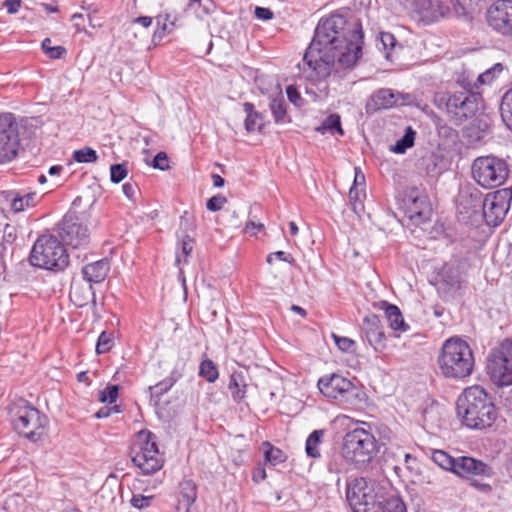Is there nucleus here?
<instances>
[{
	"label": "nucleus",
	"instance_id": "4c0bfd02",
	"mask_svg": "<svg viewBox=\"0 0 512 512\" xmlns=\"http://www.w3.org/2000/svg\"><path fill=\"white\" fill-rule=\"evenodd\" d=\"M199 374L201 377L205 378L210 383L215 382L219 376V372L216 365L210 359H205L201 362Z\"/></svg>",
	"mask_w": 512,
	"mask_h": 512
},
{
	"label": "nucleus",
	"instance_id": "e2e57ef3",
	"mask_svg": "<svg viewBox=\"0 0 512 512\" xmlns=\"http://www.w3.org/2000/svg\"><path fill=\"white\" fill-rule=\"evenodd\" d=\"M395 43L396 39L391 33H381V44L383 45L384 49H387L388 47H394Z\"/></svg>",
	"mask_w": 512,
	"mask_h": 512
},
{
	"label": "nucleus",
	"instance_id": "a878e982",
	"mask_svg": "<svg viewBox=\"0 0 512 512\" xmlns=\"http://www.w3.org/2000/svg\"><path fill=\"white\" fill-rule=\"evenodd\" d=\"M381 306L384 309L389 326L395 333L406 332L409 329V326L404 321L400 309L396 305L389 304L384 301L381 303Z\"/></svg>",
	"mask_w": 512,
	"mask_h": 512
},
{
	"label": "nucleus",
	"instance_id": "c85d7f7f",
	"mask_svg": "<svg viewBox=\"0 0 512 512\" xmlns=\"http://www.w3.org/2000/svg\"><path fill=\"white\" fill-rule=\"evenodd\" d=\"M246 386L247 384L242 372H233L231 374L228 389L234 401L240 402L245 398Z\"/></svg>",
	"mask_w": 512,
	"mask_h": 512
},
{
	"label": "nucleus",
	"instance_id": "c9c22d12",
	"mask_svg": "<svg viewBox=\"0 0 512 512\" xmlns=\"http://www.w3.org/2000/svg\"><path fill=\"white\" fill-rule=\"evenodd\" d=\"M193 248L194 240L189 235L183 234L180 237L181 254L179 252L176 253V264H180L181 261L187 262V258L190 256Z\"/></svg>",
	"mask_w": 512,
	"mask_h": 512
},
{
	"label": "nucleus",
	"instance_id": "de8ad7c7",
	"mask_svg": "<svg viewBox=\"0 0 512 512\" xmlns=\"http://www.w3.org/2000/svg\"><path fill=\"white\" fill-rule=\"evenodd\" d=\"M503 71V65L501 63H496L492 68L486 70L484 73L480 74L478 77V81L481 84H490L495 77L496 73H500Z\"/></svg>",
	"mask_w": 512,
	"mask_h": 512
},
{
	"label": "nucleus",
	"instance_id": "9b49d317",
	"mask_svg": "<svg viewBox=\"0 0 512 512\" xmlns=\"http://www.w3.org/2000/svg\"><path fill=\"white\" fill-rule=\"evenodd\" d=\"M317 386L323 396L347 407L358 406L363 401L362 391L351 380L337 373L322 376Z\"/></svg>",
	"mask_w": 512,
	"mask_h": 512
},
{
	"label": "nucleus",
	"instance_id": "f3484780",
	"mask_svg": "<svg viewBox=\"0 0 512 512\" xmlns=\"http://www.w3.org/2000/svg\"><path fill=\"white\" fill-rule=\"evenodd\" d=\"M489 25L499 33L512 37V0H497L488 10Z\"/></svg>",
	"mask_w": 512,
	"mask_h": 512
},
{
	"label": "nucleus",
	"instance_id": "a18cd8bd",
	"mask_svg": "<svg viewBox=\"0 0 512 512\" xmlns=\"http://www.w3.org/2000/svg\"><path fill=\"white\" fill-rule=\"evenodd\" d=\"M331 337L333 338L336 346L341 350L342 352H352L353 347L355 346V342L348 338V337H342L335 333H332Z\"/></svg>",
	"mask_w": 512,
	"mask_h": 512
},
{
	"label": "nucleus",
	"instance_id": "680f3d73",
	"mask_svg": "<svg viewBox=\"0 0 512 512\" xmlns=\"http://www.w3.org/2000/svg\"><path fill=\"white\" fill-rule=\"evenodd\" d=\"M3 6L7 9V12L9 14H14V13L18 12V10L21 6V1L20 0H5V2L3 3Z\"/></svg>",
	"mask_w": 512,
	"mask_h": 512
},
{
	"label": "nucleus",
	"instance_id": "49530a36",
	"mask_svg": "<svg viewBox=\"0 0 512 512\" xmlns=\"http://www.w3.org/2000/svg\"><path fill=\"white\" fill-rule=\"evenodd\" d=\"M128 170L125 164H114L110 167V178L114 183L121 182L127 176Z\"/></svg>",
	"mask_w": 512,
	"mask_h": 512
},
{
	"label": "nucleus",
	"instance_id": "f257e3e1",
	"mask_svg": "<svg viewBox=\"0 0 512 512\" xmlns=\"http://www.w3.org/2000/svg\"><path fill=\"white\" fill-rule=\"evenodd\" d=\"M362 39L361 24L349 23L341 14L321 18L303 56L307 77L326 79L336 61L344 68L353 67L362 56Z\"/></svg>",
	"mask_w": 512,
	"mask_h": 512
},
{
	"label": "nucleus",
	"instance_id": "37998d69",
	"mask_svg": "<svg viewBox=\"0 0 512 512\" xmlns=\"http://www.w3.org/2000/svg\"><path fill=\"white\" fill-rule=\"evenodd\" d=\"M114 345V341L111 334L102 332L98 338L96 344V352L98 354H104L108 352Z\"/></svg>",
	"mask_w": 512,
	"mask_h": 512
},
{
	"label": "nucleus",
	"instance_id": "cd10ccee",
	"mask_svg": "<svg viewBox=\"0 0 512 512\" xmlns=\"http://www.w3.org/2000/svg\"><path fill=\"white\" fill-rule=\"evenodd\" d=\"M326 431L323 429L314 430L309 434L305 443V451L308 457L318 459L321 457L320 446Z\"/></svg>",
	"mask_w": 512,
	"mask_h": 512
},
{
	"label": "nucleus",
	"instance_id": "69168bd1",
	"mask_svg": "<svg viewBox=\"0 0 512 512\" xmlns=\"http://www.w3.org/2000/svg\"><path fill=\"white\" fill-rule=\"evenodd\" d=\"M80 20H84V16L81 13H75L71 16V21L73 22V26L76 28V30L78 32H86V29L79 23Z\"/></svg>",
	"mask_w": 512,
	"mask_h": 512
},
{
	"label": "nucleus",
	"instance_id": "6e6d98bb",
	"mask_svg": "<svg viewBox=\"0 0 512 512\" xmlns=\"http://www.w3.org/2000/svg\"><path fill=\"white\" fill-rule=\"evenodd\" d=\"M153 167L160 169V170H165L169 167L168 158H167V155L165 152H159L155 156V158L153 160Z\"/></svg>",
	"mask_w": 512,
	"mask_h": 512
},
{
	"label": "nucleus",
	"instance_id": "c756f323",
	"mask_svg": "<svg viewBox=\"0 0 512 512\" xmlns=\"http://www.w3.org/2000/svg\"><path fill=\"white\" fill-rule=\"evenodd\" d=\"M262 450L265 462L270 465L276 466L287 460L286 454L281 449L273 446L267 441L262 443Z\"/></svg>",
	"mask_w": 512,
	"mask_h": 512
},
{
	"label": "nucleus",
	"instance_id": "603ef678",
	"mask_svg": "<svg viewBox=\"0 0 512 512\" xmlns=\"http://www.w3.org/2000/svg\"><path fill=\"white\" fill-rule=\"evenodd\" d=\"M349 199L355 212H358V210H362L363 206L361 201V193L359 192L357 187L350 188Z\"/></svg>",
	"mask_w": 512,
	"mask_h": 512
},
{
	"label": "nucleus",
	"instance_id": "72a5a7b5",
	"mask_svg": "<svg viewBox=\"0 0 512 512\" xmlns=\"http://www.w3.org/2000/svg\"><path fill=\"white\" fill-rule=\"evenodd\" d=\"M416 132L411 128L407 127L405 134L396 141L395 145L391 146V151L396 154H403L406 150L414 145Z\"/></svg>",
	"mask_w": 512,
	"mask_h": 512
},
{
	"label": "nucleus",
	"instance_id": "a19ab883",
	"mask_svg": "<svg viewBox=\"0 0 512 512\" xmlns=\"http://www.w3.org/2000/svg\"><path fill=\"white\" fill-rule=\"evenodd\" d=\"M42 49L50 59H60L66 54V49L63 46H52V41L45 38L42 41Z\"/></svg>",
	"mask_w": 512,
	"mask_h": 512
},
{
	"label": "nucleus",
	"instance_id": "052dcab7",
	"mask_svg": "<svg viewBox=\"0 0 512 512\" xmlns=\"http://www.w3.org/2000/svg\"><path fill=\"white\" fill-rule=\"evenodd\" d=\"M255 16L261 20H270L273 18V12L268 8L256 7Z\"/></svg>",
	"mask_w": 512,
	"mask_h": 512
},
{
	"label": "nucleus",
	"instance_id": "c03bdc74",
	"mask_svg": "<svg viewBox=\"0 0 512 512\" xmlns=\"http://www.w3.org/2000/svg\"><path fill=\"white\" fill-rule=\"evenodd\" d=\"M119 388L117 385H109L99 392V400L103 403H115L118 397Z\"/></svg>",
	"mask_w": 512,
	"mask_h": 512
},
{
	"label": "nucleus",
	"instance_id": "4be33fe9",
	"mask_svg": "<svg viewBox=\"0 0 512 512\" xmlns=\"http://www.w3.org/2000/svg\"><path fill=\"white\" fill-rule=\"evenodd\" d=\"M109 270L110 266L107 260L102 259L95 261L82 268L83 279L90 285L93 283H101L107 277Z\"/></svg>",
	"mask_w": 512,
	"mask_h": 512
},
{
	"label": "nucleus",
	"instance_id": "bb28decb",
	"mask_svg": "<svg viewBox=\"0 0 512 512\" xmlns=\"http://www.w3.org/2000/svg\"><path fill=\"white\" fill-rule=\"evenodd\" d=\"M244 112L246 113V119L244 122L245 129L248 133L255 131L261 132L264 127V117L261 113L257 112L254 105L250 102L243 104Z\"/></svg>",
	"mask_w": 512,
	"mask_h": 512
},
{
	"label": "nucleus",
	"instance_id": "79ce46f5",
	"mask_svg": "<svg viewBox=\"0 0 512 512\" xmlns=\"http://www.w3.org/2000/svg\"><path fill=\"white\" fill-rule=\"evenodd\" d=\"M270 109L273 114L275 122H282L286 115V104L284 99L281 98H273L270 102Z\"/></svg>",
	"mask_w": 512,
	"mask_h": 512
},
{
	"label": "nucleus",
	"instance_id": "58836bf2",
	"mask_svg": "<svg viewBox=\"0 0 512 512\" xmlns=\"http://www.w3.org/2000/svg\"><path fill=\"white\" fill-rule=\"evenodd\" d=\"M319 131L325 132L328 131L332 134L335 132L343 135V130L341 128V119L338 114L329 115L322 123L321 127L318 129Z\"/></svg>",
	"mask_w": 512,
	"mask_h": 512
},
{
	"label": "nucleus",
	"instance_id": "3c124183",
	"mask_svg": "<svg viewBox=\"0 0 512 512\" xmlns=\"http://www.w3.org/2000/svg\"><path fill=\"white\" fill-rule=\"evenodd\" d=\"M404 460L406 469L411 475H420V466L416 457L412 456L411 454H406Z\"/></svg>",
	"mask_w": 512,
	"mask_h": 512
},
{
	"label": "nucleus",
	"instance_id": "13d9d810",
	"mask_svg": "<svg viewBox=\"0 0 512 512\" xmlns=\"http://www.w3.org/2000/svg\"><path fill=\"white\" fill-rule=\"evenodd\" d=\"M267 477L265 467L259 464L254 470L252 474V479L254 482L259 483L265 480Z\"/></svg>",
	"mask_w": 512,
	"mask_h": 512
},
{
	"label": "nucleus",
	"instance_id": "f03ea898",
	"mask_svg": "<svg viewBox=\"0 0 512 512\" xmlns=\"http://www.w3.org/2000/svg\"><path fill=\"white\" fill-rule=\"evenodd\" d=\"M457 414L472 429L490 427L497 417L494 403L480 386L468 387L459 396Z\"/></svg>",
	"mask_w": 512,
	"mask_h": 512
},
{
	"label": "nucleus",
	"instance_id": "423d86ee",
	"mask_svg": "<svg viewBox=\"0 0 512 512\" xmlns=\"http://www.w3.org/2000/svg\"><path fill=\"white\" fill-rule=\"evenodd\" d=\"M389 497L376 481L364 477L355 478L347 485L346 498L353 512H379Z\"/></svg>",
	"mask_w": 512,
	"mask_h": 512
},
{
	"label": "nucleus",
	"instance_id": "a211bd4d",
	"mask_svg": "<svg viewBox=\"0 0 512 512\" xmlns=\"http://www.w3.org/2000/svg\"><path fill=\"white\" fill-rule=\"evenodd\" d=\"M453 473L468 479H471L473 476L491 477L492 468L475 458L461 456L456 458V466Z\"/></svg>",
	"mask_w": 512,
	"mask_h": 512
},
{
	"label": "nucleus",
	"instance_id": "6e6552de",
	"mask_svg": "<svg viewBox=\"0 0 512 512\" xmlns=\"http://www.w3.org/2000/svg\"><path fill=\"white\" fill-rule=\"evenodd\" d=\"M377 451L375 436L363 427L355 428L344 436L342 455L357 467L370 463Z\"/></svg>",
	"mask_w": 512,
	"mask_h": 512
},
{
	"label": "nucleus",
	"instance_id": "39448f33",
	"mask_svg": "<svg viewBox=\"0 0 512 512\" xmlns=\"http://www.w3.org/2000/svg\"><path fill=\"white\" fill-rule=\"evenodd\" d=\"M442 374L448 378L462 379L471 375L474 357L469 345L457 337L446 340L438 359Z\"/></svg>",
	"mask_w": 512,
	"mask_h": 512
},
{
	"label": "nucleus",
	"instance_id": "0e129e2a",
	"mask_svg": "<svg viewBox=\"0 0 512 512\" xmlns=\"http://www.w3.org/2000/svg\"><path fill=\"white\" fill-rule=\"evenodd\" d=\"M471 485L483 493H489L492 490L490 484L484 483L476 479H471Z\"/></svg>",
	"mask_w": 512,
	"mask_h": 512
},
{
	"label": "nucleus",
	"instance_id": "7ed1b4c3",
	"mask_svg": "<svg viewBox=\"0 0 512 512\" xmlns=\"http://www.w3.org/2000/svg\"><path fill=\"white\" fill-rule=\"evenodd\" d=\"M13 428L32 442L47 435L49 419L25 399L13 401L8 408Z\"/></svg>",
	"mask_w": 512,
	"mask_h": 512
},
{
	"label": "nucleus",
	"instance_id": "5701e85b",
	"mask_svg": "<svg viewBox=\"0 0 512 512\" xmlns=\"http://www.w3.org/2000/svg\"><path fill=\"white\" fill-rule=\"evenodd\" d=\"M177 15L171 11H163L156 17L157 29L153 34L152 41L157 45L159 41L176 28Z\"/></svg>",
	"mask_w": 512,
	"mask_h": 512
},
{
	"label": "nucleus",
	"instance_id": "7c9ffc66",
	"mask_svg": "<svg viewBox=\"0 0 512 512\" xmlns=\"http://www.w3.org/2000/svg\"><path fill=\"white\" fill-rule=\"evenodd\" d=\"M180 377V374H178L176 371H173L164 380L160 381L154 386H150L149 390L151 391V396L159 399L162 395L167 393L174 386V384L178 381Z\"/></svg>",
	"mask_w": 512,
	"mask_h": 512
},
{
	"label": "nucleus",
	"instance_id": "dca6fc26",
	"mask_svg": "<svg viewBox=\"0 0 512 512\" xmlns=\"http://www.w3.org/2000/svg\"><path fill=\"white\" fill-rule=\"evenodd\" d=\"M509 208L506 190L496 191L486 195L483 200V217L489 226L499 225Z\"/></svg>",
	"mask_w": 512,
	"mask_h": 512
},
{
	"label": "nucleus",
	"instance_id": "5fc2aeb1",
	"mask_svg": "<svg viewBox=\"0 0 512 512\" xmlns=\"http://www.w3.org/2000/svg\"><path fill=\"white\" fill-rule=\"evenodd\" d=\"M274 257L277 258L278 260L288 262L290 264L294 263V258L292 257V255L284 251H277L269 254L267 257V262L271 264Z\"/></svg>",
	"mask_w": 512,
	"mask_h": 512
},
{
	"label": "nucleus",
	"instance_id": "4d7b16f0",
	"mask_svg": "<svg viewBox=\"0 0 512 512\" xmlns=\"http://www.w3.org/2000/svg\"><path fill=\"white\" fill-rule=\"evenodd\" d=\"M286 93H287V96H288V99L291 103H293L294 105L296 106H300L301 105V96L298 92V90L290 85L286 88Z\"/></svg>",
	"mask_w": 512,
	"mask_h": 512
},
{
	"label": "nucleus",
	"instance_id": "9d476101",
	"mask_svg": "<svg viewBox=\"0 0 512 512\" xmlns=\"http://www.w3.org/2000/svg\"><path fill=\"white\" fill-rule=\"evenodd\" d=\"M132 461L142 474L151 475L162 469L164 458L159 452L156 436L147 430L137 434L131 450Z\"/></svg>",
	"mask_w": 512,
	"mask_h": 512
},
{
	"label": "nucleus",
	"instance_id": "f8f14e48",
	"mask_svg": "<svg viewBox=\"0 0 512 512\" xmlns=\"http://www.w3.org/2000/svg\"><path fill=\"white\" fill-rule=\"evenodd\" d=\"M506 162L495 156L478 157L472 164V175L475 181L484 188L501 186L508 177Z\"/></svg>",
	"mask_w": 512,
	"mask_h": 512
},
{
	"label": "nucleus",
	"instance_id": "0eeeda50",
	"mask_svg": "<svg viewBox=\"0 0 512 512\" xmlns=\"http://www.w3.org/2000/svg\"><path fill=\"white\" fill-rule=\"evenodd\" d=\"M437 109L444 111L450 120L461 124L475 116L479 109V96L471 91H440L433 97Z\"/></svg>",
	"mask_w": 512,
	"mask_h": 512
},
{
	"label": "nucleus",
	"instance_id": "09e8293b",
	"mask_svg": "<svg viewBox=\"0 0 512 512\" xmlns=\"http://www.w3.org/2000/svg\"><path fill=\"white\" fill-rule=\"evenodd\" d=\"M153 496H144L141 494H134L130 500L131 505L139 510L145 509L151 505Z\"/></svg>",
	"mask_w": 512,
	"mask_h": 512
},
{
	"label": "nucleus",
	"instance_id": "f704fd0d",
	"mask_svg": "<svg viewBox=\"0 0 512 512\" xmlns=\"http://www.w3.org/2000/svg\"><path fill=\"white\" fill-rule=\"evenodd\" d=\"M432 460L441 468L454 472L456 466V458L451 457L443 450H435L432 453Z\"/></svg>",
	"mask_w": 512,
	"mask_h": 512
},
{
	"label": "nucleus",
	"instance_id": "338daca9",
	"mask_svg": "<svg viewBox=\"0 0 512 512\" xmlns=\"http://www.w3.org/2000/svg\"><path fill=\"white\" fill-rule=\"evenodd\" d=\"M152 22H153V19H152V17H149V16H140L133 20V23H137L144 28L150 27Z\"/></svg>",
	"mask_w": 512,
	"mask_h": 512
},
{
	"label": "nucleus",
	"instance_id": "ea45409f",
	"mask_svg": "<svg viewBox=\"0 0 512 512\" xmlns=\"http://www.w3.org/2000/svg\"><path fill=\"white\" fill-rule=\"evenodd\" d=\"M73 159L78 163H95L98 155L94 149L84 147L73 152Z\"/></svg>",
	"mask_w": 512,
	"mask_h": 512
},
{
	"label": "nucleus",
	"instance_id": "473e14b6",
	"mask_svg": "<svg viewBox=\"0 0 512 512\" xmlns=\"http://www.w3.org/2000/svg\"><path fill=\"white\" fill-rule=\"evenodd\" d=\"M70 296L78 306H83L90 298H94L92 285L89 284L82 288L79 284L73 282L70 289Z\"/></svg>",
	"mask_w": 512,
	"mask_h": 512
},
{
	"label": "nucleus",
	"instance_id": "774afa93",
	"mask_svg": "<svg viewBox=\"0 0 512 512\" xmlns=\"http://www.w3.org/2000/svg\"><path fill=\"white\" fill-rule=\"evenodd\" d=\"M81 9L88 11L90 15L99 12V8L95 4H88L85 1L81 3Z\"/></svg>",
	"mask_w": 512,
	"mask_h": 512
},
{
	"label": "nucleus",
	"instance_id": "2eb2a0df",
	"mask_svg": "<svg viewBox=\"0 0 512 512\" xmlns=\"http://www.w3.org/2000/svg\"><path fill=\"white\" fill-rule=\"evenodd\" d=\"M59 236L72 249L86 248L90 242L88 227L72 214L65 215L60 222Z\"/></svg>",
	"mask_w": 512,
	"mask_h": 512
},
{
	"label": "nucleus",
	"instance_id": "4468645a",
	"mask_svg": "<svg viewBox=\"0 0 512 512\" xmlns=\"http://www.w3.org/2000/svg\"><path fill=\"white\" fill-rule=\"evenodd\" d=\"M492 381L500 386L512 384V341L506 339L494 348L487 363Z\"/></svg>",
	"mask_w": 512,
	"mask_h": 512
},
{
	"label": "nucleus",
	"instance_id": "b1692460",
	"mask_svg": "<svg viewBox=\"0 0 512 512\" xmlns=\"http://www.w3.org/2000/svg\"><path fill=\"white\" fill-rule=\"evenodd\" d=\"M398 102V95L391 89L382 88L373 93L367 106L371 110L388 109L395 106Z\"/></svg>",
	"mask_w": 512,
	"mask_h": 512
},
{
	"label": "nucleus",
	"instance_id": "aec40b11",
	"mask_svg": "<svg viewBox=\"0 0 512 512\" xmlns=\"http://www.w3.org/2000/svg\"><path fill=\"white\" fill-rule=\"evenodd\" d=\"M405 205L406 213L411 220L417 223H423L429 220L432 209L427 196H410L406 200Z\"/></svg>",
	"mask_w": 512,
	"mask_h": 512
},
{
	"label": "nucleus",
	"instance_id": "2f4dec72",
	"mask_svg": "<svg viewBox=\"0 0 512 512\" xmlns=\"http://www.w3.org/2000/svg\"><path fill=\"white\" fill-rule=\"evenodd\" d=\"M196 497L197 489L192 480H184L180 482L177 499L186 502L183 506L192 505L195 502Z\"/></svg>",
	"mask_w": 512,
	"mask_h": 512
},
{
	"label": "nucleus",
	"instance_id": "20e7f679",
	"mask_svg": "<svg viewBox=\"0 0 512 512\" xmlns=\"http://www.w3.org/2000/svg\"><path fill=\"white\" fill-rule=\"evenodd\" d=\"M38 119L25 118L19 122L11 113L0 114V163L16 158L21 137H30L38 127Z\"/></svg>",
	"mask_w": 512,
	"mask_h": 512
},
{
	"label": "nucleus",
	"instance_id": "bf43d9fd",
	"mask_svg": "<svg viewBox=\"0 0 512 512\" xmlns=\"http://www.w3.org/2000/svg\"><path fill=\"white\" fill-rule=\"evenodd\" d=\"M118 412H119V410L116 405L112 406V407H102L96 412L95 416L99 419H102V418L109 417L112 413H118Z\"/></svg>",
	"mask_w": 512,
	"mask_h": 512
},
{
	"label": "nucleus",
	"instance_id": "6ab92c4d",
	"mask_svg": "<svg viewBox=\"0 0 512 512\" xmlns=\"http://www.w3.org/2000/svg\"><path fill=\"white\" fill-rule=\"evenodd\" d=\"M362 330L366 340L375 350H381L385 347V334L377 315L368 314L365 316Z\"/></svg>",
	"mask_w": 512,
	"mask_h": 512
},
{
	"label": "nucleus",
	"instance_id": "8fccbe9b",
	"mask_svg": "<svg viewBox=\"0 0 512 512\" xmlns=\"http://www.w3.org/2000/svg\"><path fill=\"white\" fill-rule=\"evenodd\" d=\"M226 202L227 198L223 195L218 194L208 199L206 207L209 211L216 212L221 210Z\"/></svg>",
	"mask_w": 512,
	"mask_h": 512
},
{
	"label": "nucleus",
	"instance_id": "ddd939ff",
	"mask_svg": "<svg viewBox=\"0 0 512 512\" xmlns=\"http://www.w3.org/2000/svg\"><path fill=\"white\" fill-rule=\"evenodd\" d=\"M464 7L458 0H414L413 16L425 24L464 14Z\"/></svg>",
	"mask_w": 512,
	"mask_h": 512
},
{
	"label": "nucleus",
	"instance_id": "412c9836",
	"mask_svg": "<svg viewBox=\"0 0 512 512\" xmlns=\"http://www.w3.org/2000/svg\"><path fill=\"white\" fill-rule=\"evenodd\" d=\"M6 201L9 202L11 211L20 213L36 206L38 197L36 192L9 191L6 193Z\"/></svg>",
	"mask_w": 512,
	"mask_h": 512
},
{
	"label": "nucleus",
	"instance_id": "393cba45",
	"mask_svg": "<svg viewBox=\"0 0 512 512\" xmlns=\"http://www.w3.org/2000/svg\"><path fill=\"white\" fill-rule=\"evenodd\" d=\"M439 290L446 293L456 291L461 287V279L458 269L445 266L440 272Z\"/></svg>",
	"mask_w": 512,
	"mask_h": 512
},
{
	"label": "nucleus",
	"instance_id": "1a4fd4ad",
	"mask_svg": "<svg viewBox=\"0 0 512 512\" xmlns=\"http://www.w3.org/2000/svg\"><path fill=\"white\" fill-rule=\"evenodd\" d=\"M30 262L47 270H63L68 265L69 256L62 241L52 235H42L33 245Z\"/></svg>",
	"mask_w": 512,
	"mask_h": 512
},
{
	"label": "nucleus",
	"instance_id": "e433bc0d",
	"mask_svg": "<svg viewBox=\"0 0 512 512\" xmlns=\"http://www.w3.org/2000/svg\"><path fill=\"white\" fill-rule=\"evenodd\" d=\"M501 116L507 127L512 130V90L506 92L500 106Z\"/></svg>",
	"mask_w": 512,
	"mask_h": 512
},
{
	"label": "nucleus",
	"instance_id": "864d4df0",
	"mask_svg": "<svg viewBox=\"0 0 512 512\" xmlns=\"http://www.w3.org/2000/svg\"><path fill=\"white\" fill-rule=\"evenodd\" d=\"M122 191L129 200L135 201V197L139 192V188L136 183L126 182L122 186Z\"/></svg>",
	"mask_w": 512,
	"mask_h": 512
}]
</instances>
